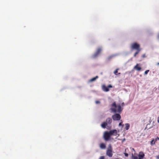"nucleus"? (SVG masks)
<instances>
[{"instance_id": "obj_1", "label": "nucleus", "mask_w": 159, "mask_h": 159, "mask_svg": "<svg viewBox=\"0 0 159 159\" xmlns=\"http://www.w3.org/2000/svg\"><path fill=\"white\" fill-rule=\"evenodd\" d=\"M117 134V131L116 129L111 130L109 131H106L103 134V138L106 141L111 140V136L112 135L116 136Z\"/></svg>"}, {"instance_id": "obj_2", "label": "nucleus", "mask_w": 159, "mask_h": 159, "mask_svg": "<svg viewBox=\"0 0 159 159\" xmlns=\"http://www.w3.org/2000/svg\"><path fill=\"white\" fill-rule=\"evenodd\" d=\"M111 110L114 112H118L120 113L122 110L120 105H117L115 102H114L111 104Z\"/></svg>"}, {"instance_id": "obj_3", "label": "nucleus", "mask_w": 159, "mask_h": 159, "mask_svg": "<svg viewBox=\"0 0 159 159\" xmlns=\"http://www.w3.org/2000/svg\"><path fill=\"white\" fill-rule=\"evenodd\" d=\"M112 148L111 145L110 144L108 145V147L106 151V155L109 157H112L113 155Z\"/></svg>"}, {"instance_id": "obj_4", "label": "nucleus", "mask_w": 159, "mask_h": 159, "mask_svg": "<svg viewBox=\"0 0 159 159\" xmlns=\"http://www.w3.org/2000/svg\"><path fill=\"white\" fill-rule=\"evenodd\" d=\"M112 119L110 118H108L107 119L106 121L103 122L101 125V127L104 129L106 128V126L108 125L111 124L112 122Z\"/></svg>"}, {"instance_id": "obj_5", "label": "nucleus", "mask_w": 159, "mask_h": 159, "mask_svg": "<svg viewBox=\"0 0 159 159\" xmlns=\"http://www.w3.org/2000/svg\"><path fill=\"white\" fill-rule=\"evenodd\" d=\"M131 48L132 50H141L140 48V45L136 43L132 44L131 46Z\"/></svg>"}, {"instance_id": "obj_6", "label": "nucleus", "mask_w": 159, "mask_h": 159, "mask_svg": "<svg viewBox=\"0 0 159 159\" xmlns=\"http://www.w3.org/2000/svg\"><path fill=\"white\" fill-rule=\"evenodd\" d=\"M112 117L114 121L119 120L121 118V116L119 114H116L112 115Z\"/></svg>"}, {"instance_id": "obj_7", "label": "nucleus", "mask_w": 159, "mask_h": 159, "mask_svg": "<svg viewBox=\"0 0 159 159\" xmlns=\"http://www.w3.org/2000/svg\"><path fill=\"white\" fill-rule=\"evenodd\" d=\"M112 88V86L111 85H109L107 86H106L105 85L102 86V90L105 92H108L109 91V88Z\"/></svg>"}, {"instance_id": "obj_8", "label": "nucleus", "mask_w": 159, "mask_h": 159, "mask_svg": "<svg viewBox=\"0 0 159 159\" xmlns=\"http://www.w3.org/2000/svg\"><path fill=\"white\" fill-rule=\"evenodd\" d=\"M144 154L142 152H140L139 154V157L137 156L135 157V159H143L144 157Z\"/></svg>"}, {"instance_id": "obj_9", "label": "nucleus", "mask_w": 159, "mask_h": 159, "mask_svg": "<svg viewBox=\"0 0 159 159\" xmlns=\"http://www.w3.org/2000/svg\"><path fill=\"white\" fill-rule=\"evenodd\" d=\"M158 140H159V137H157L155 139H153L150 142V145L151 146H153L155 144L156 142Z\"/></svg>"}, {"instance_id": "obj_10", "label": "nucleus", "mask_w": 159, "mask_h": 159, "mask_svg": "<svg viewBox=\"0 0 159 159\" xmlns=\"http://www.w3.org/2000/svg\"><path fill=\"white\" fill-rule=\"evenodd\" d=\"M134 69H135L136 70L139 71L141 70V67L139 66V64H137L134 67Z\"/></svg>"}, {"instance_id": "obj_11", "label": "nucleus", "mask_w": 159, "mask_h": 159, "mask_svg": "<svg viewBox=\"0 0 159 159\" xmlns=\"http://www.w3.org/2000/svg\"><path fill=\"white\" fill-rule=\"evenodd\" d=\"M106 146L103 143H101L100 145V148L102 149H104L106 148Z\"/></svg>"}, {"instance_id": "obj_12", "label": "nucleus", "mask_w": 159, "mask_h": 159, "mask_svg": "<svg viewBox=\"0 0 159 159\" xmlns=\"http://www.w3.org/2000/svg\"><path fill=\"white\" fill-rule=\"evenodd\" d=\"M102 50V48L99 47L97 49L96 51V52L99 55L100 54V53H101V52Z\"/></svg>"}, {"instance_id": "obj_13", "label": "nucleus", "mask_w": 159, "mask_h": 159, "mask_svg": "<svg viewBox=\"0 0 159 159\" xmlns=\"http://www.w3.org/2000/svg\"><path fill=\"white\" fill-rule=\"evenodd\" d=\"M98 55L99 54L96 52L92 56V57L93 58H95L98 57Z\"/></svg>"}, {"instance_id": "obj_14", "label": "nucleus", "mask_w": 159, "mask_h": 159, "mask_svg": "<svg viewBox=\"0 0 159 159\" xmlns=\"http://www.w3.org/2000/svg\"><path fill=\"white\" fill-rule=\"evenodd\" d=\"M125 129L126 130H127L129 129L130 127V125L128 123H126L125 124Z\"/></svg>"}, {"instance_id": "obj_15", "label": "nucleus", "mask_w": 159, "mask_h": 159, "mask_svg": "<svg viewBox=\"0 0 159 159\" xmlns=\"http://www.w3.org/2000/svg\"><path fill=\"white\" fill-rule=\"evenodd\" d=\"M98 78V76H96V77H94V78H92V79H91L90 81V82H93V81H95V80H96Z\"/></svg>"}, {"instance_id": "obj_16", "label": "nucleus", "mask_w": 159, "mask_h": 159, "mask_svg": "<svg viewBox=\"0 0 159 159\" xmlns=\"http://www.w3.org/2000/svg\"><path fill=\"white\" fill-rule=\"evenodd\" d=\"M141 50H137V51L135 52V53H134V57H136V56L139 53V52L141 51Z\"/></svg>"}, {"instance_id": "obj_17", "label": "nucleus", "mask_w": 159, "mask_h": 159, "mask_svg": "<svg viewBox=\"0 0 159 159\" xmlns=\"http://www.w3.org/2000/svg\"><path fill=\"white\" fill-rule=\"evenodd\" d=\"M119 70L118 69H117L116 70L114 71V74L116 75H117V73H118V70Z\"/></svg>"}, {"instance_id": "obj_18", "label": "nucleus", "mask_w": 159, "mask_h": 159, "mask_svg": "<svg viewBox=\"0 0 159 159\" xmlns=\"http://www.w3.org/2000/svg\"><path fill=\"white\" fill-rule=\"evenodd\" d=\"M119 126H121L122 127H123L124 126V125L122 124V122H121L120 123H119Z\"/></svg>"}, {"instance_id": "obj_19", "label": "nucleus", "mask_w": 159, "mask_h": 159, "mask_svg": "<svg viewBox=\"0 0 159 159\" xmlns=\"http://www.w3.org/2000/svg\"><path fill=\"white\" fill-rule=\"evenodd\" d=\"M149 71V70H146L144 72V74L147 75Z\"/></svg>"}, {"instance_id": "obj_20", "label": "nucleus", "mask_w": 159, "mask_h": 159, "mask_svg": "<svg viewBox=\"0 0 159 159\" xmlns=\"http://www.w3.org/2000/svg\"><path fill=\"white\" fill-rule=\"evenodd\" d=\"M104 157L103 156H101L99 159H104Z\"/></svg>"}, {"instance_id": "obj_21", "label": "nucleus", "mask_w": 159, "mask_h": 159, "mask_svg": "<svg viewBox=\"0 0 159 159\" xmlns=\"http://www.w3.org/2000/svg\"><path fill=\"white\" fill-rule=\"evenodd\" d=\"M95 102L97 104H98V103H100V101H95Z\"/></svg>"}, {"instance_id": "obj_22", "label": "nucleus", "mask_w": 159, "mask_h": 159, "mask_svg": "<svg viewBox=\"0 0 159 159\" xmlns=\"http://www.w3.org/2000/svg\"><path fill=\"white\" fill-rule=\"evenodd\" d=\"M125 157H128V154L127 153H125Z\"/></svg>"}, {"instance_id": "obj_23", "label": "nucleus", "mask_w": 159, "mask_h": 159, "mask_svg": "<svg viewBox=\"0 0 159 159\" xmlns=\"http://www.w3.org/2000/svg\"><path fill=\"white\" fill-rule=\"evenodd\" d=\"M157 122L159 124V117H158L157 118Z\"/></svg>"}, {"instance_id": "obj_24", "label": "nucleus", "mask_w": 159, "mask_h": 159, "mask_svg": "<svg viewBox=\"0 0 159 159\" xmlns=\"http://www.w3.org/2000/svg\"><path fill=\"white\" fill-rule=\"evenodd\" d=\"M157 159H159V155L157 156Z\"/></svg>"}, {"instance_id": "obj_25", "label": "nucleus", "mask_w": 159, "mask_h": 159, "mask_svg": "<svg viewBox=\"0 0 159 159\" xmlns=\"http://www.w3.org/2000/svg\"><path fill=\"white\" fill-rule=\"evenodd\" d=\"M145 55H144H144H143V57H145Z\"/></svg>"}, {"instance_id": "obj_26", "label": "nucleus", "mask_w": 159, "mask_h": 159, "mask_svg": "<svg viewBox=\"0 0 159 159\" xmlns=\"http://www.w3.org/2000/svg\"><path fill=\"white\" fill-rule=\"evenodd\" d=\"M120 73H117V75H120Z\"/></svg>"}, {"instance_id": "obj_27", "label": "nucleus", "mask_w": 159, "mask_h": 159, "mask_svg": "<svg viewBox=\"0 0 159 159\" xmlns=\"http://www.w3.org/2000/svg\"><path fill=\"white\" fill-rule=\"evenodd\" d=\"M158 38L159 39V34L158 35Z\"/></svg>"}, {"instance_id": "obj_28", "label": "nucleus", "mask_w": 159, "mask_h": 159, "mask_svg": "<svg viewBox=\"0 0 159 159\" xmlns=\"http://www.w3.org/2000/svg\"><path fill=\"white\" fill-rule=\"evenodd\" d=\"M123 104H124V103H122V105H123Z\"/></svg>"}, {"instance_id": "obj_29", "label": "nucleus", "mask_w": 159, "mask_h": 159, "mask_svg": "<svg viewBox=\"0 0 159 159\" xmlns=\"http://www.w3.org/2000/svg\"><path fill=\"white\" fill-rule=\"evenodd\" d=\"M158 65H159V63H158Z\"/></svg>"}]
</instances>
